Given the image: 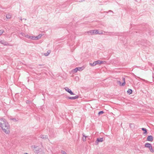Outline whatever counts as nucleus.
<instances>
[{"label": "nucleus", "instance_id": "29", "mask_svg": "<svg viewBox=\"0 0 154 154\" xmlns=\"http://www.w3.org/2000/svg\"><path fill=\"white\" fill-rule=\"evenodd\" d=\"M141 79L143 80V81H145V80L144 79Z\"/></svg>", "mask_w": 154, "mask_h": 154}, {"label": "nucleus", "instance_id": "24", "mask_svg": "<svg viewBox=\"0 0 154 154\" xmlns=\"http://www.w3.org/2000/svg\"><path fill=\"white\" fill-rule=\"evenodd\" d=\"M4 32V31L3 30H0V35H1Z\"/></svg>", "mask_w": 154, "mask_h": 154}, {"label": "nucleus", "instance_id": "9", "mask_svg": "<svg viewBox=\"0 0 154 154\" xmlns=\"http://www.w3.org/2000/svg\"><path fill=\"white\" fill-rule=\"evenodd\" d=\"M67 98L71 100H75L76 99H78L79 98V96L78 95H76L75 97H67Z\"/></svg>", "mask_w": 154, "mask_h": 154}, {"label": "nucleus", "instance_id": "26", "mask_svg": "<svg viewBox=\"0 0 154 154\" xmlns=\"http://www.w3.org/2000/svg\"><path fill=\"white\" fill-rule=\"evenodd\" d=\"M129 126L131 128H133L134 127V125L133 124H130Z\"/></svg>", "mask_w": 154, "mask_h": 154}, {"label": "nucleus", "instance_id": "23", "mask_svg": "<svg viewBox=\"0 0 154 154\" xmlns=\"http://www.w3.org/2000/svg\"><path fill=\"white\" fill-rule=\"evenodd\" d=\"M104 113V112L103 111H100V112H99L98 113V114L99 115H100L101 114H103V113Z\"/></svg>", "mask_w": 154, "mask_h": 154}, {"label": "nucleus", "instance_id": "20", "mask_svg": "<svg viewBox=\"0 0 154 154\" xmlns=\"http://www.w3.org/2000/svg\"><path fill=\"white\" fill-rule=\"evenodd\" d=\"M149 149L150 152H153V150L152 148V146L150 147L149 148Z\"/></svg>", "mask_w": 154, "mask_h": 154}, {"label": "nucleus", "instance_id": "31", "mask_svg": "<svg viewBox=\"0 0 154 154\" xmlns=\"http://www.w3.org/2000/svg\"><path fill=\"white\" fill-rule=\"evenodd\" d=\"M110 11V12H112V11H111V10H110V11Z\"/></svg>", "mask_w": 154, "mask_h": 154}, {"label": "nucleus", "instance_id": "15", "mask_svg": "<svg viewBox=\"0 0 154 154\" xmlns=\"http://www.w3.org/2000/svg\"><path fill=\"white\" fill-rule=\"evenodd\" d=\"M32 36H30L28 35H25V37L28 38H29L30 39H32Z\"/></svg>", "mask_w": 154, "mask_h": 154}, {"label": "nucleus", "instance_id": "19", "mask_svg": "<svg viewBox=\"0 0 154 154\" xmlns=\"http://www.w3.org/2000/svg\"><path fill=\"white\" fill-rule=\"evenodd\" d=\"M123 83H122V86H124L125 85V78H123Z\"/></svg>", "mask_w": 154, "mask_h": 154}, {"label": "nucleus", "instance_id": "18", "mask_svg": "<svg viewBox=\"0 0 154 154\" xmlns=\"http://www.w3.org/2000/svg\"><path fill=\"white\" fill-rule=\"evenodd\" d=\"M78 71V69L77 68H77H75V69H73L72 72L74 73H75V72H77Z\"/></svg>", "mask_w": 154, "mask_h": 154}, {"label": "nucleus", "instance_id": "10", "mask_svg": "<svg viewBox=\"0 0 154 154\" xmlns=\"http://www.w3.org/2000/svg\"><path fill=\"white\" fill-rule=\"evenodd\" d=\"M82 135L83 136L82 137V140L83 141L85 142L86 140V138L88 137V136H86L85 135L84 133H82Z\"/></svg>", "mask_w": 154, "mask_h": 154}, {"label": "nucleus", "instance_id": "4", "mask_svg": "<svg viewBox=\"0 0 154 154\" xmlns=\"http://www.w3.org/2000/svg\"><path fill=\"white\" fill-rule=\"evenodd\" d=\"M103 62V61H100V60H98L92 63H90V64L91 66H94L97 64H101Z\"/></svg>", "mask_w": 154, "mask_h": 154}, {"label": "nucleus", "instance_id": "1", "mask_svg": "<svg viewBox=\"0 0 154 154\" xmlns=\"http://www.w3.org/2000/svg\"><path fill=\"white\" fill-rule=\"evenodd\" d=\"M0 127L5 133L8 134L10 133L9 125L5 119H0Z\"/></svg>", "mask_w": 154, "mask_h": 154}, {"label": "nucleus", "instance_id": "27", "mask_svg": "<svg viewBox=\"0 0 154 154\" xmlns=\"http://www.w3.org/2000/svg\"><path fill=\"white\" fill-rule=\"evenodd\" d=\"M61 153L62 154H66V152L65 151H61Z\"/></svg>", "mask_w": 154, "mask_h": 154}, {"label": "nucleus", "instance_id": "30", "mask_svg": "<svg viewBox=\"0 0 154 154\" xmlns=\"http://www.w3.org/2000/svg\"><path fill=\"white\" fill-rule=\"evenodd\" d=\"M24 154H28L27 153H24Z\"/></svg>", "mask_w": 154, "mask_h": 154}, {"label": "nucleus", "instance_id": "28", "mask_svg": "<svg viewBox=\"0 0 154 154\" xmlns=\"http://www.w3.org/2000/svg\"><path fill=\"white\" fill-rule=\"evenodd\" d=\"M41 138H42V139L46 138V136H45L43 135H42V136H41Z\"/></svg>", "mask_w": 154, "mask_h": 154}, {"label": "nucleus", "instance_id": "13", "mask_svg": "<svg viewBox=\"0 0 154 154\" xmlns=\"http://www.w3.org/2000/svg\"><path fill=\"white\" fill-rule=\"evenodd\" d=\"M6 17L7 19H10L11 17V15L9 13H8L6 15Z\"/></svg>", "mask_w": 154, "mask_h": 154}, {"label": "nucleus", "instance_id": "7", "mask_svg": "<svg viewBox=\"0 0 154 154\" xmlns=\"http://www.w3.org/2000/svg\"><path fill=\"white\" fill-rule=\"evenodd\" d=\"M64 89L66 91L69 93L70 94L72 95H74L73 92L68 88L65 87Z\"/></svg>", "mask_w": 154, "mask_h": 154}, {"label": "nucleus", "instance_id": "8", "mask_svg": "<svg viewBox=\"0 0 154 154\" xmlns=\"http://www.w3.org/2000/svg\"><path fill=\"white\" fill-rule=\"evenodd\" d=\"M153 140V137L151 135L147 137V140L152 142Z\"/></svg>", "mask_w": 154, "mask_h": 154}, {"label": "nucleus", "instance_id": "3", "mask_svg": "<svg viewBox=\"0 0 154 154\" xmlns=\"http://www.w3.org/2000/svg\"><path fill=\"white\" fill-rule=\"evenodd\" d=\"M88 33H90L91 35L93 34H102V32L99 33L98 30H93L89 31L87 32Z\"/></svg>", "mask_w": 154, "mask_h": 154}, {"label": "nucleus", "instance_id": "17", "mask_svg": "<svg viewBox=\"0 0 154 154\" xmlns=\"http://www.w3.org/2000/svg\"><path fill=\"white\" fill-rule=\"evenodd\" d=\"M127 93L129 94H131L132 92V91L131 89H129L127 91Z\"/></svg>", "mask_w": 154, "mask_h": 154}, {"label": "nucleus", "instance_id": "6", "mask_svg": "<svg viewBox=\"0 0 154 154\" xmlns=\"http://www.w3.org/2000/svg\"><path fill=\"white\" fill-rule=\"evenodd\" d=\"M42 36V35L41 34H39L38 36H32V40H38L40 39L41 37Z\"/></svg>", "mask_w": 154, "mask_h": 154}, {"label": "nucleus", "instance_id": "12", "mask_svg": "<svg viewBox=\"0 0 154 154\" xmlns=\"http://www.w3.org/2000/svg\"><path fill=\"white\" fill-rule=\"evenodd\" d=\"M0 43L3 45H7V44L8 43L6 42L4 40H1L0 41Z\"/></svg>", "mask_w": 154, "mask_h": 154}, {"label": "nucleus", "instance_id": "11", "mask_svg": "<svg viewBox=\"0 0 154 154\" xmlns=\"http://www.w3.org/2000/svg\"><path fill=\"white\" fill-rule=\"evenodd\" d=\"M151 144L149 143H146L145 144V146L146 147L149 148L151 146Z\"/></svg>", "mask_w": 154, "mask_h": 154}, {"label": "nucleus", "instance_id": "22", "mask_svg": "<svg viewBox=\"0 0 154 154\" xmlns=\"http://www.w3.org/2000/svg\"><path fill=\"white\" fill-rule=\"evenodd\" d=\"M117 83L119 84V85L120 86H122V83H121V82L119 81H117Z\"/></svg>", "mask_w": 154, "mask_h": 154}, {"label": "nucleus", "instance_id": "16", "mask_svg": "<svg viewBox=\"0 0 154 154\" xmlns=\"http://www.w3.org/2000/svg\"><path fill=\"white\" fill-rule=\"evenodd\" d=\"M142 130L144 131L143 134H147V131L146 129L144 128H141Z\"/></svg>", "mask_w": 154, "mask_h": 154}, {"label": "nucleus", "instance_id": "2", "mask_svg": "<svg viewBox=\"0 0 154 154\" xmlns=\"http://www.w3.org/2000/svg\"><path fill=\"white\" fill-rule=\"evenodd\" d=\"M32 148H34L33 149L34 152L36 153H38L40 151H41V149L38 146H35V145L32 146Z\"/></svg>", "mask_w": 154, "mask_h": 154}, {"label": "nucleus", "instance_id": "14", "mask_svg": "<svg viewBox=\"0 0 154 154\" xmlns=\"http://www.w3.org/2000/svg\"><path fill=\"white\" fill-rule=\"evenodd\" d=\"M51 52V51L50 50H48L47 51L46 53H45L44 54V55L46 56H48L50 53Z\"/></svg>", "mask_w": 154, "mask_h": 154}, {"label": "nucleus", "instance_id": "32", "mask_svg": "<svg viewBox=\"0 0 154 154\" xmlns=\"http://www.w3.org/2000/svg\"><path fill=\"white\" fill-rule=\"evenodd\" d=\"M20 20H22V19H20Z\"/></svg>", "mask_w": 154, "mask_h": 154}, {"label": "nucleus", "instance_id": "5", "mask_svg": "<svg viewBox=\"0 0 154 154\" xmlns=\"http://www.w3.org/2000/svg\"><path fill=\"white\" fill-rule=\"evenodd\" d=\"M103 141V137L100 138H97L96 141H95L96 145H97L99 142H102Z\"/></svg>", "mask_w": 154, "mask_h": 154}, {"label": "nucleus", "instance_id": "21", "mask_svg": "<svg viewBox=\"0 0 154 154\" xmlns=\"http://www.w3.org/2000/svg\"><path fill=\"white\" fill-rule=\"evenodd\" d=\"M78 71H82L83 70V67H77Z\"/></svg>", "mask_w": 154, "mask_h": 154}, {"label": "nucleus", "instance_id": "25", "mask_svg": "<svg viewBox=\"0 0 154 154\" xmlns=\"http://www.w3.org/2000/svg\"><path fill=\"white\" fill-rule=\"evenodd\" d=\"M20 34H21L22 35V36H23V37L25 36V34L24 33H23L22 32H21V33H20Z\"/></svg>", "mask_w": 154, "mask_h": 154}]
</instances>
